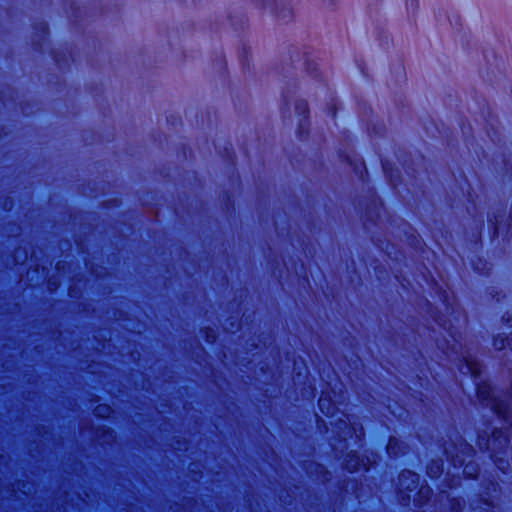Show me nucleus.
Here are the masks:
<instances>
[{"label": "nucleus", "mask_w": 512, "mask_h": 512, "mask_svg": "<svg viewBox=\"0 0 512 512\" xmlns=\"http://www.w3.org/2000/svg\"><path fill=\"white\" fill-rule=\"evenodd\" d=\"M446 436L448 440L441 446L448 462L457 470V474L451 475L450 472L446 474L439 497H446L449 512H462L463 500L451 498L447 490L461 486L460 468L463 467V475L467 479H477L480 474V468L478 463L474 461L476 453L474 447L466 441L457 429L452 428L448 430Z\"/></svg>", "instance_id": "f257e3e1"}, {"label": "nucleus", "mask_w": 512, "mask_h": 512, "mask_svg": "<svg viewBox=\"0 0 512 512\" xmlns=\"http://www.w3.org/2000/svg\"><path fill=\"white\" fill-rule=\"evenodd\" d=\"M347 400V391L344 385L336 381L334 387H331V391H322L321 396L318 400V406L320 411L328 418H335L338 414L341 416L337 417L334 421H330L332 431L335 434L333 439L339 443H343V446L347 448V441L350 438L354 439L355 444L358 447H363L365 440V430L363 426H355L350 423L349 415L340 411V405L344 404Z\"/></svg>", "instance_id": "f03ea898"}, {"label": "nucleus", "mask_w": 512, "mask_h": 512, "mask_svg": "<svg viewBox=\"0 0 512 512\" xmlns=\"http://www.w3.org/2000/svg\"><path fill=\"white\" fill-rule=\"evenodd\" d=\"M379 460V454L370 449H365L361 456L357 451H350L346 454L342 467L349 472L368 471L371 467L378 464Z\"/></svg>", "instance_id": "7ed1b4c3"}, {"label": "nucleus", "mask_w": 512, "mask_h": 512, "mask_svg": "<svg viewBox=\"0 0 512 512\" xmlns=\"http://www.w3.org/2000/svg\"><path fill=\"white\" fill-rule=\"evenodd\" d=\"M482 505L471 506V512H495L492 499L498 498L501 492L495 477L484 478L481 482Z\"/></svg>", "instance_id": "20e7f679"}, {"label": "nucleus", "mask_w": 512, "mask_h": 512, "mask_svg": "<svg viewBox=\"0 0 512 512\" xmlns=\"http://www.w3.org/2000/svg\"><path fill=\"white\" fill-rule=\"evenodd\" d=\"M420 484V476L418 473L404 469L398 476L397 497L402 506L410 504V492L418 488Z\"/></svg>", "instance_id": "39448f33"}, {"label": "nucleus", "mask_w": 512, "mask_h": 512, "mask_svg": "<svg viewBox=\"0 0 512 512\" xmlns=\"http://www.w3.org/2000/svg\"><path fill=\"white\" fill-rule=\"evenodd\" d=\"M295 112L300 117L298 124V135L302 140L304 139L309 132V108L306 100H297L295 102Z\"/></svg>", "instance_id": "423d86ee"}, {"label": "nucleus", "mask_w": 512, "mask_h": 512, "mask_svg": "<svg viewBox=\"0 0 512 512\" xmlns=\"http://www.w3.org/2000/svg\"><path fill=\"white\" fill-rule=\"evenodd\" d=\"M459 371L464 375H470L475 381L483 372V365L470 357L463 356L458 365Z\"/></svg>", "instance_id": "0eeeda50"}, {"label": "nucleus", "mask_w": 512, "mask_h": 512, "mask_svg": "<svg viewBox=\"0 0 512 512\" xmlns=\"http://www.w3.org/2000/svg\"><path fill=\"white\" fill-rule=\"evenodd\" d=\"M306 472L310 477L321 483H327L331 478V474L328 469L323 464L316 462L308 464L306 466Z\"/></svg>", "instance_id": "6e6552de"}, {"label": "nucleus", "mask_w": 512, "mask_h": 512, "mask_svg": "<svg viewBox=\"0 0 512 512\" xmlns=\"http://www.w3.org/2000/svg\"><path fill=\"white\" fill-rule=\"evenodd\" d=\"M386 451L392 458H397L407 453V445L395 436H390L386 445Z\"/></svg>", "instance_id": "1a4fd4ad"}, {"label": "nucleus", "mask_w": 512, "mask_h": 512, "mask_svg": "<svg viewBox=\"0 0 512 512\" xmlns=\"http://www.w3.org/2000/svg\"><path fill=\"white\" fill-rule=\"evenodd\" d=\"M346 161L353 168V171L358 175L359 179L364 182L368 176L365 162L362 159H357L355 156H346Z\"/></svg>", "instance_id": "9d476101"}, {"label": "nucleus", "mask_w": 512, "mask_h": 512, "mask_svg": "<svg viewBox=\"0 0 512 512\" xmlns=\"http://www.w3.org/2000/svg\"><path fill=\"white\" fill-rule=\"evenodd\" d=\"M432 495V489L427 484H422L414 498V505L418 508L427 505L430 502Z\"/></svg>", "instance_id": "9b49d317"}, {"label": "nucleus", "mask_w": 512, "mask_h": 512, "mask_svg": "<svg viewBox=\"0 0 512 512\" xmlns=\"http://www.w3.org/2000/svg\"><path fill=\"white\" fill-rule=\"evenodd\" d=\"M444 470V462L442 458L432 459L426 468V473L431 479L439 478Z\"/></svg>", "instance_id": "f8f14e48"}, {"label": "nucleus", "mask_w": 512, "mask_h": 512, "mask_svg": "<svg viewBox=\"0 0 512 512\" xmlns=\"http://www.w3.org/2000/svg\"><path fill=\"white\" fill-rule=\"evenodd\" d=\"M383 172L388 179L389 183L395 188L400 180V172L398 169H393L387 160H381Z\"/></svg>", "instance_id": "ddd939ff"}, {"label": "nucleus", "mask_w": 512, "mask_h": 512, "mask_svg": "<svg viewBox=\"0 0 512 512\" xmlns=\"http://www.w3.org/2000/svg\"><path fill=\"white\" fill-rule=\"evenodd\" d=\"M440 299L442 300L443 304L445 305V309L447 312L456 313L457 319H459L461 317L464 323L467 322L466 316L458 309V307L454 308L453 303H450L449 295L446 290H443L440 293Z\"/></svg>", "instance_id": "4468645a"}, {"label": "nucleus", "mask_w": 512, "mask_h": 512, "mask_svg": "<svg viewBox=\"0 0 512 512\" xmlns=\"http://www.w3.org/2000/svg\"><path fill=\"white\" fill-rule=\"evenodd\" d=\"M493 346L496 350H503L508 347L512 351V333L509 336L498 334L493 339Z\"/></svg>", "instance_id": "2eb2a0df"}, {"label": "nucleus", "mask_w": 512, "mask_h": 512, "mask_svg": "<svg viewBox=\"0 0 512 512\" xmlns=\"http://www.w3.org/2000/svg\"><path fill=\"white\" fill-rule=\"evenodd\" d=\"M11 258V262L14 266L23 265L28 260V251L25 248L16 247L13 251V254L11 255Z\"/></svg>", "instance_id": "dca6fc26"}, {"label": "nucleus", "mask_w": 512, "mask_h": 512, "mask_svg": "<svg viewBox=\"0 0 512 512\" xmlns=\"http://www.w3.org/2000/svg\"><path fill=\"white\" fill-rule=\"evenodd\" d=\"M96 435L99 437V436H103L104 437V442L105 443H108V444H111L112 442L115 441V431L110 428V427H106V426H101V427H98L97 430H96Z\"/></svg>", "instance_id": "f3484780"}, {"label": "nucleus", "mask_w": 512, "mask_h": 512, "mask_svg": "<svg viewBox=\"0 0 512 512\" xmlns=\"http://www.w3.org/2000/svg\"><path fill=\"white\" fill-rule=\"evenodd\" d=\"M94 416L107 419L113 414V409L108 404H98L93 410Z\"/></svg>", "instance_id": "a211bd4d"}, {"label": "nucleus", "mask_w": 512, "mask_h": 512, "mask_svg": "<svg viewBox=\"0 0 512 512\" xmlns=\"http://www.w3.org/2000/svg\"><path fill=\"white\" fill-rule=\"evenodd\" d=\"M200 333L209 344H213L217 339V334L212 328L205 327L200 330Z\"/></svg>", "instance_id": "6ab92c4d"}, {"label": "nucleus", "mask_w": 512, "mask_h": 512, "mask_svg": "<svg viewBox=\"0 0 512 512\" xmlns=\"http://www.w3.org/2000/svg\"><path fill=\"white\" fill-rule=\"evenodd\" d=\"M306 70L307 72L313 76L314 78H317L318 77V74L315 73L317 71V63H315L314 61L310 60V59H306Z\"/></svg>", "instance_id": "aec40b11"}, {"label": "nucleus", "mask_w": 512, "mask_h": 512, "mask_svg": "<svg viewBox=\"0 0 512 512\" xmlns=\"http://www.w3.org/2000/svg\"><path fill=\"white\" fill-rule=\"evenodd\" d=\"M372 204L374 205L375 213L378 217L380 215V211L384 209V205L375 193L373 194Z\"/></svg>", "instance_id": "412c9836"}, {"label": "nucleus", "mask_w": 512, "mask_h": 512, "mask_svg": "<svg viewBox=\"0 0 512 512\" xmlns=\"http://www.w3.org/2000/svg\"><path fill=\"white\" fill-rule=\"evenodd\" d=\"M435 320L440 327H442L444 330L448 332V334L453 338L454 341H457L456 333L452 330V327L450 325H447L446 322H442L441 320Z\"/></svg>", "instance_id": "4be33fe9"}, {"label": "nucleus", "mask_w": 512, "mask_h": 512, "mask_svg": "<svg viewBox=\"0 0 512 512\" xmlns=\"http://www.w3.org/2000/svg\"><path fill=\"white\" fill-rule=\"evenodd\" d=\"M39 31L41 33V37L44 41H46L49 37V26L46 22H41L39 24Z\"/></svg>", "instance_id": "5701e85b"}, {"label": "nucleus", "mask_w": 512, "mask_h": 512, "mask_svg": "<svg viewBox=\"0 0 512 512\" xmlns=\"http://www.w3.org/2000/svg\"><path fill=\"white\" fill-rule=\"evenodd\" d=\"M283 110H286V111H289L290 110V105H291V97L290 95L288 94V92H283Z\"/></svg>", "instance_id": "b1692460"}, {"label": "nucleus", "mask_w": 512, "mask_h": 512, "mask_svg": "<svg viewBox=\"0 0 512 512\" xmlns=\"http://www.w3.org/2000/svg\"><path fill=\"white\" fill-rule=\"evenodd\" d=\"M391 413L393 414V416L397 417L398 419H402V418H404V416H408V411L403 408L400 409L398 414L395 411H391Z\"/></svg>", "instance_id": "393cba45"}, {"label": "nucleus", "mask_w": 512, "mask_h": 512, "mask_svg": "<svg viewBox=\"0 0 512 512\" xmlns=\"http://www.w3.org/2000/svg\"><path fill=\"white\" fill-rule=\"evenodd\" d=\"M502 321L505 323L506 326L512 327V316L505 314L502 317Z\"/></svg>", "instance_id": "a878e982"}, {"label": "nucleus", "mask_w": 512, "mask_h": 512, "mask_svg": "<svg viewBox=\"0 0 512 512\" xmlns=\"http://www.w3.org/2000/svg\"><path fill=\"white\" fill-rule=\"evenodd\" d=\"M329 114L330 116L335 119L336 118V114H337V107L335 105V103L331 104L329 106Z\"/></svg>", "instance_id": "bb28decb"}, {"label": "nucleus", "mask_w": 512, "mask_h": 512, "mask_svg": "<svg viewBox=\"0 0 512 512\" xmlns=\"http://www.w3.org/2000/svg\"><path fill=\"white\" fill-rule=\"evenodd\" d=\"M13 204H14V203H13V201H12L11 199L6 198V199H5V201H4V205H3V207H4V209H6V210H10V209H12Z\"/></svg>", "instance_id": "cd10ccee"}, {"label": "nucleus", "mask_w": 512, "mask_h": 512, "mask_svg": "<svg viewBox=\"0 0 512 512\" xmlns=\"http://www.w3.org/2000/svg\"><path fill=\"white\" fill-rule=\"evenodd\" d=\"M48 286L51 291H55L58 288V283L50 279L48 281Z\"/></svg>", "instance_id": "c85d7f7f"}, {"label": "nucleus", "mask_w": 512, "mask_h": 512, "mask_svg": "<svg viewBox=\"0 0 512 512\" xmlns=\"http://www.w3.org/2000/svg\"><path fill=\"white\" fill-rule=\"evenodd\" d=\"M309 388H310V395L312 397V399L315 398V387L313 385H309Z\"/></svg>", "instance_id": "c756f323"}, {"label": "nucleus", "mask_w": 512, "mask_h": 512, "mask_svg": "<svg viewBox=\"0 0 512 512\" xmlns=\"http://www.w3.org/2000/svg\"><path fill=\"white\" fill-rule=\"evenodd\" d=\"M304 370H305L304 375H305V377H307V376H308V373H309L308 368H307V367H305V369H304Z\"/></svg>", "instance_id": "7c9ffc66"}, {"label": "nucleus", "mask_w": 512, "mask_h": 512, "mask_svg": "<svg viewBox=\"0 0 512 512\" xmlns=\"http://www.w3.org/2000/svg\"><path fill=\"white\" fill-rule=\"evenodd\" d=\"M56 268H57V269H60V262H58V263L56 264Z\"/></svg>", "instance_id": "2f4dec72"}, {"label": "nucleus", "mask_w": 512, "mask_h": 512, "mask_svg": "<svg viewBox=\"0 0 512 512\" xmlns=\"http://www.w3.org/2000/svg\"><path fill=\"white\" fill-rule=\"evenodd\" d=\"M69 295L72 296V289L71 288L69 289Z\"/></svg>", "instance_id": "473e14b6"}]
</instances>
